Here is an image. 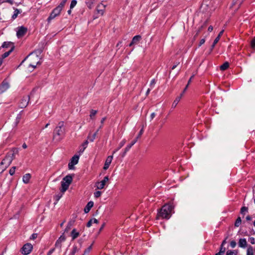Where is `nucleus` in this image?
Instances as JSON below:
<instances>
[{
    "label": "nucleus",
    "mask_w": 255,
    "mask_h": 255,
    "mask_svg": "<svg viewBox=\"0 0 255 255\" xmlns=\"http://www.w3.org/2000/svg\"><path fill=\"white\" fill-rule=\"evenodd\" d=\"M9 88V85L7 82L3 81L0 85V94L5 92Z\"/></svg>",
    "instance_id": "nucleus-14"
},
{
    "label": "nucleus",
    "mask_w": 255,
    "mask_h": 255,
    "mask_svg": "<svg viewBox=\"0 0 255 255\" xmlns=\"http://www.w3.org/2000/svg\"><path fill=\"white\" fill-rule=\"evenodd\" d=\"M150 91V89H148L146 92V95H148Z\"/></svg>",
    "instance_id": "nucleus-63"
},
{
    "label": "nucleus",
    "mask_w": 255,
    "mask_h": 255,
    "mask_svg": "<svg viewBox=\"0 0 255 255\" xmlns=\"http://www.w3.org/2000/svg\"><path fill=\"white\" fill-rule=\"evenodd\" d=\"M109 177L108 176H105L104 179L100 182H98L96 183V187L98 189H102L104 188L106 183L109 181Z\"/></svg>",
    "instance_id": "nucleus-10"
},
{
    "label": "nucleus",
    "mask_w": 255,
    "mask_h": 255,
    "mask_svg": "<svg viewBox=\"0 0 255 255\" xmlns=\"http://www.w3.org/2000/svg\"><path fill=\"white\" fill-rule=\"evenodd\" d=\"M236 245H237V243H236V241H232L230 243V246H231V248H235V247L236 246Z\"/></svg>",
    "instance_id": "nucleus-44"
},
{
    "label": "nucleus",
    "mask_w": 255,
    "mask_h": 255,
    "mask_svg": "<svg viewBox=\"0 0 255 255\" xmlns=\"http://www.w3.org/2000/svg\"><path fill=\"white\" fill-rule=\"evenodd\" d=\"M79 156L75 155L71 159L70 161L68 163V168L69 169H73L75 165L77 164L78 162Z\"/></svg>",
    "instance_id": "nucleus-9"
},
{
    "label": "nucleus",
    "mask_w": 255,
    "mask_h": 255,
    "mask_svg": "<svg viewBox=\"0 0 255 255\" xmlns=\"http://www.w3.org/2000/svg\"><path fill=\"white\" fill-rule=\"evenodd\" d=\"M92 245H93V244L85 250L84 253L83 255H86L90 253V252L92 250Z\"/></svg>",
    "instance_id": "nucleus-32"
},
{
    "label": "nucleus",
    "mask_w": 255,
    "mask_h": 255,
    "mask_svg": "<svg viewBox=\"0 0 255 255\" xmlns=\"http://www.w3.org/2000/svg\"><path fill=\"white\" fill-rule=\"evenodd\" d=\"M27 28L23 26H21L17 27V30L16 31V36L19 38L23 37L27 32Z\"/></svg>",
    "instance_id": "nucleus-8"
},
{
    "label": "nucleus",
    "mask_w": 255,
    "mask_h": 255,
    "mask_svg": "<svg viewBox=\"0 0 255 255\" xmlns=\"http://www.w3.org/2000/svg\"><path fill=\"white\" fill-rule=\"evenodd\" d=\"M79 251V248H78L76 246H74L69 255H75V254L78 253Z\"/></svg>",
    "instance_id": "nucleus-21"
},
{
    "label": "nucleus",
    "mask_w": 255,
    "mask_h": 255,
    "mask_svg": "<svg viewBox=\"0 0 255 255\" xmlns=\"http://www.w3.org/2000/svg\"><path fill=\"white\" fill-rule=\"evenodd\" d=\"M220 38L219 37V36H217L215 39L214 40V42L212 45V48H214L215 46V45L218 42V41H219Z\"/></svg>",
    "instance_id": "nucleus-37"
},
{
    "label": "nucleus",
    "mask_w": 255,
    "mask_h": 255,
    "mask_svg": "<svg viewBox=\"0 0 255 255\" xmlns=\"http://www.w3.org/2000/svg\"><path fill=\"white\" fill-rule=\"evenodd\" d=\"M29 100L30 97L29 96H23L19 103V107L20 108H25L28 105Z\"/></svg>",
    "instance_id": "nucleus-7"
},
{
    "label": "nucleus",
    "mask_w": 255,
    "mask_h": 255,
    "mask_svg": "<svg viewBox=\"0 0 255 255\" xmlns=\"http://www.w3.org/2000/svg\"><path fill=\"white\" fill-rule=\"evenodd\" d=\"M13 49V48H11L10 49V50H9L8 51L4 53H3L2 55V56H1V57L0 58H2V59H3L7 57L10 54V53L12 51Z\"/></svg>",
    "instance_id": "nucleus-29"
},
{
    "label": "nucleus",
    "mask_w": 255,
    "mask_h": 255,
    "mask_svg": "<svg viewBox=\"0 0 255 255\" xmlns=\"http://www.w3.org/2000/svg\"><path fill=\"white\" fill-rule=\"evenodd\" d=\"M155 84V80L152 79L150 82V86L152 88L154 86Z\"/></svg>",
    "instance_id": "nucleus-45"
},
{
    "label": "nucleus",
    "mask_w": 255,
    "mask_h": 255,
    "mask_svg": "<svg viewBox=\"0 0 255 255\" xmlns=\"http://www.w3.org/2000/svg\"><path fill=\"white\" fill-rule=\"evenodd\" d=\"M101 194H102V192H101V191H96V192L94 193V197H95V198H98V197H100V196H101Z\"/></svg>",
    "instance_id": "nucleus-40"
},
{
    "label": "nucleus",
    "mask_w": 255,
    "mask_h": 255,
    "mask_svg": "<svg viewBox=\"0 0 255 255\" xmlns=\"http://www.w3.org/2000/svg\"><path fill=\"white\" fill-rule=\"evenodd\" d=\"M54 251V249H51L48 253V255H51Z\"/></svg>",
    "instance_id": "nucleus-58"
},
{
    "label": "nucleus",
    "mask_w": 255,
    "mask_h": 255,
    "mask_svg": "<svg viewBox=\"0 0 255 255\" xmlns=\"http://www.w3.org/2000/svg\"><path fill=\"white\" fill-rule=\"evenodd\" d=\"M65 240L66 237L64 235V234H63L56 241L55 244V247L61 249L62 246V243L64 242Z\"/></svg>",
    "instance_id": "nucleus-11"
},
{
    "label": "nucleus",
    "mask_w": 255,
    "mask_h": 255,
    "mask_svg": "<svg viewBox=\"0 0 255 255\" xmlns=\"http://www.w3.org/2000/svg\"><path fill=\"white\" fill-rule=\"evenodd\" d=\"M98 131H99V129H97V130L94 133H93L92 135H91V133L89 134V135L88 136V139L89 140V141L90 142H93L94 140Z\"/></svg>",
    "instance_id": "nucleus-20"
},
{
    "label": "nucleus",
    "mask_w": 255,
    "mask_h": 255,
    "mask_svg": "<svg viewBox=\"0 0 255 255\" xmlns=\"http://www.w3.org/2000/svg\"><path fill=\"white\" fill-rule=\"evenodd\" d=\"M98 221L97 219H96L95 218L92 219L87 223V227H90L91 226L92 224H93V223L98 224Z\"/></svg>",
    "instance_id": "nucleus-26"
},
{
    "label": "nucleus",
    "mask_w": 255,
    "mask_h": 255,
    "mask_svg": "<svg viewBox=\"0 0 255 255\" xmlns=\"http://www.w3.org/2000/svg\"><path fill=\"white\" fill-rule=\"evenodd\" d=\"M63 7H62L61 6H60L59 4L53 10L52 12H54L56 15H59L62 10Z\"/></svg>",
    "instance_id": "nucleus-17"
},
{
    "label": "nucleus",
    "mask_w": 255,
    "mask_h": 255,
    "mask_svg": "<svg viewBox=\"0 0 255 255\" xmlns=\"http://www.w3.org/2000/svg\"><path fill=\"white\" fill-rule=\"evenodd\" d=\"M156 116V114L155 113H152L150 115V120H152Z\"/></svg>",
    "instance_id": "nucleus-51"
},
{
    "label": "nucleus",
    "mask_w": 255,
    "mask_h": 255,
    "mask_svg": "<svg viewBox=\"0 0 255 255\" xmlns=\"http://www.w3.org/2000/svg\"><path fill=\"white\" fill-rule=\"evenodd\" d=\"M57 15H56L54 12L52 11L50 13V16L48 18V21H49L50 20L54 19L55 17H56Z\"/></svg>",
    "instance_id": "nucleus-34"
},
{
    "label": "nucleus",
    "mask_w": 255,
    "mask_h": 255,
    "mask_svg": "<svg viewBox=\"0 0 255 255\" xmlns=\"http://www.w3.org/2000/svg\"><path fill=\"white\" fill-rule=\"evenodd\" d=\"M106 119V117H104V118H102V119L101 121V123L102 125H103V124H104V122L105 121Z\"/></svg>",
    "instance_id": "nucleus-56"
},
{
    "label": "nucleus",
    "mask_w": 255,
    "mask_h": 255,
    "mask_svg": "<svg viewBox=\"0 0 255 255\" xmlns=\"http://www.w3.org/2000/svg\"><path fill=\"white\" fill-rule=\"evenodd\" d=\"M248 211V208L246 207H243L241 209V213L244 214L245 212Z\"/></svg>",
    "instance_id": "nucleus-43"
},
{
    "label": "nucleus",
    "mask_w": 255,
    "mask_h": 255,
    "mask_svg": "<svg viewBox=\"0 0 255 255\" xmlns=\"http://www.w3.org/2000/svg\"><path fill=\"white\" fill-rule=\"evenodd\" d=\"M126 139H123L122 141H121L120 142V143H119V147H118L117 149H116L115 151H114L113 152V154L116 153L117 151H118L120 149H121L124 145L126 143Z\"/></svg>",
    "instance_id": "nucleus-25"
},
{
    "label": "nucleus",
    "mask_w": 255,
    "mask_h": 255,
    "mask_svg": "<svg viewBox=\"0 0 255 255\" xmlns=\"http://www.w3.org/2000/svg\"><path fill=\"white\" fill-rule=\"evenodd\" d=\"M97 113V111L92 110L90 112V117L91 119H93V118L95 116V115Z\"/></svg>",
    "instance_id": "nucleus-35"
},
{
    "label": "nucleus",
    "mask_w": 255,
    "mask_h": 255,
    "mask_svg": "<svg viewBox=\"0 0 255 255\" xmlns=\"http://www.w3.org/2000/svg\"><path fill=\"white\" fill-rule=\"evenodd\" d=\"M21 12V11L20 10H19L18 9H15L14 11V13L12 15V17H11L12 19H15L17 17L18 14L19 13H20Z\"/></svg>",
    "instance_id": "nucleus-28"
},
{
    "label": "nucleus",
    "mask_w": 255,
    "mask_h": 255,
    "mask_svg": "<svg viewBox=\"0 0 255 255\" xmlns=\"http://www.w3.org/2000/svg\"><path fill=\"white\" fill-rule=\"evenodd\" d=\"M14 153H8L1 161L0 164L4 165V168H7L11 163L14 158Z\"/></svg>",
    "instance_id": "nucleus-5"
},
{
    "label": "nucleus",
    "mask_w": 255,
    "mask_h": 255,
    "mask_svg": "<svg viewBox=\"0 0 255 255\" xmlns=\"http://www.w3.org/2000/svg\"><path fill=\"white\" fill-rule=\"evenodd\" d=\"M205 42V39H202L200 40V43H199V46H201L202 44H203Z\"/></svg>",
    "instance_id": "nucleus-53"
},
{
    "label": "nucleus",
    "mask_w": 255,
    "mask_h": 255,
    "mask_svg": "<svg viewBox=\"0 0 255 255\" xmlns=\"http://www.w3.org/2000/svg\"><path fill=\"white\" fill-rule=\"evenodd\" d=\"M226 243V239L224 240L221 244V246H224V245Z\"/></svg>",
    "instance_id": "nucleus-61"
},
{
    "label": "nucleus",
    "mask_w": 255,
    "mask_h": 255,
    "mask_svg": "<svg viewBox=\"0 0 255 255\" xmlns=\"http://www.w3.org/2000/svg\"><path fill=\"white\" fill-rule=\"evenodd\" d=\"M113 158V155H110V156H108V157L106 159V160L105 161L104 166V169L105 170H107L109 167V166L112 162Z\"/></svg>",
    "instance_id": "nucleus-13"
},
{
    "label": "nucleus",
    "mask_w": 255,
    "mask_h": 255,
    "mask_svg": "<svg viewBox=\"0 0 255 255\" xmlns=\"http://www.w3.org/2000/svg\"><path fill=\"white\" fill-rule=\"evenodd\" d=\"M213 26H210L209 27H208V30L210 32L212 31L213 30Z\"/></svg>",
    "instance_id": "nucleus-57"
},
{
    "label": "nucleus",
    "mask_w": 255,
    "mask_h": 255,
    "mask_svg": "<svg viewBox=\"0 0 255 255\" xmlns=\"http://www.w3.org/2000/svg\"><path fill=\"white\" fill-rule=\"evenodd\" d=\"M179 64V62H176L172 67V70H173L174 69L177 65H178Z\"/></svg>",
    "instance_id": "nucleus-54"
},
{
    "label": "nucleus",
    "mask_w": 255,
    "mask_h": 255,
    "mask_svg": "<svg viewBox=\"0 0 255 255\" xmlns=\"http://www.w3.org/2000/svg\"><path fill=\"white\" fill-rule=\"evenodd\" d=\"M243 1L244 0H234L233 5L238 4V8H239L240 6L241 5V4L243 3Z\"/></svg>",
    "instance_id": "nucleus-31"
},
{
    "label": "nucleus",
    "mask_w": 255,
    "mask_h": 255,
    "mask_svg": "<svg viewBox=\"0 0 255 255\" xmlns=\"http://www.w3.org/2000/svg\"><path fill=\"white\" fill-rule=\"evenodd\" d=\"M37 237V234H33L31 237H30V239L31 240H34Z\"/></svg>",
    "instance_id": "nucleus-49"
},
{
    "label": "nucleus",
    "mask_w": 255,
    "mask_h": 255,
    "mask_svg": "<svg viewBox=\"0 0 255 255\" xmlns=\"http://www.w3.org/2000/svg\"><path fill=\"white\" fill-rule=\"evenodd\" d=\"M173 208L174 207L171 203L163 205L158 213L157 218L167 219H169L171 217V214Z\"/></svg>",
    "instance_id": "nucleus-2"
},
{
    "label": "nucleus",
    "mask_w": 255,
    "mask_h": 255,
    "mask_svg": "<svg viewBox=\"0 0 255 255\" xmlns=\"http://www.w3.org/2000/svg\"><path fill=\"white\" fill-rule=\"evenodd\" d=\"M225 251H226L225 248H224V246H221L220 252L222 254H224L225 252Z\"/></svg>",
    "instance_id": "nucleus-47"
},
{
    "label": "nucleus",
    "mask_w": 255,
    "mask_h": 255,
    "mask_svg": "<svg viewBox=\"0 0 255 255\" xmlns=\"http://www.w3.org/2000/svg\"><path fill=\"white\" fill-rule=\"evenodd\" d=\"M188 86H189V85H188V84H187V85H186V87H185V88H184V89L183 91V92H182V93L180 94V96H181V97H182V96L183 95L184 93L185 92V91H186V90H187V88H188Z\"/></svg>",
    "instance_id": "nucleus-52"
},
{
    "label": "nucleus",
    "mask_w": 255,
    "mask_h": 255,
    "mask_svg": "<svg viewBox=\"0 0 255 255\" xmlns=\"http://www.w3.org/2000/svg\"><path fill=\"white\" fill-rule=\"evenodd\" d=\"M15 166H13L10 169H9V173L11 175H13L14 173H15Z\"/></svg>",
    "instance_id": "nucleus-39"
},
{
    "label": "nucleus",
    "mask_w": 255,
    "mask_h": 255,
    "mask_svg": "<svg viewBox=\"0 0 255 255\" xmlns=\"http://www.w3.org/2000/svg\"><path fill=\"white\" fill-rule=\"evenodd\" d=\"M66 128L64 122H60L55 127L53 134V139L57 142L60 141L65 135Z\"/></svg>",
    "instance_id": "nucleus-1"
},
{
    "label": "nucleus",
    "mask_w": 255,
    "mask_h": 255,
    "mask_svg": "<svg viewBox=\"0 0 255 255\" xmlns=\"http://www.w3.org/2000/svg\"><path fill=\"white\" fill-rule=\"evenodd\" d=\"M250 242L252 244H255V239L254 238L252 237L250 238Z\"/></svg>",
    "instance_id": "nucleus-50"
},
{
    "label": "nucleus",
    "mask_w": 255,
    "mask_h": 255,
    "mask_svg": "<svg viewBox=\"0 0 255 255\" xmlns=\"http://www.w3.org/2000/svg\"><path fill=\"white\" fill-rule=\"evenodd\" d=\"M30 178H31V175L30 174H29V173L25 174V175H24L23 176V177H22L23 182L26 184L28 183L29 181Z\"/></svg>",
    "instance_id": "nucleus-18"
},
{
    "label": "nucleus",
    "mask_w": 255,
    "mask_h": 255,
    "mask_svg": "<svg viewBox=\"0 0 255 255\" xmlns=\"http://www.w3.org/2000/svg\"><path fill=\"white\" fill-rule=\"evenodd\" d=\"M128 150H127L126 149V147L125 148V150H124V152L123 153V156H125L126 155V154L127 153V152L128 151Z\"/></svg>",
    "instance_id": "nucleus-62"
},
{
    "label": "nucleus",
    "mask_w": 255,
    "mask_h": 255,
    "mask_svg": "<svg viewBox=\"0 0 255 255\" xmlns=\"http://www.w3.org/2000/svg\"><path fill=\"white\" fill-rule=\"evenodd\" d=\"M79 236V233L77 232L75 229H74L71 232V237L73 240H74Z\"/></svg>",
    "instance_id": "nucleus-19"
},
{
    "label": "nucleus",
    "mask_w": 255,
    "mask_h": 255,
    "mask_svg": "<svg viewBox=\"0 0 255 255\" xmlns=\"http://www.w3.org/2000/svg\"><path fill=\"white\" fill-rule=\"evenodd\" d=\"M141 39V36L138 35L134 36L132 39V43L137 44Z\"/></svg>",
    "instance_id": "nucleus-22"
},
{
    "label": "nucleus",
    "mask_w": 255,
    "mask_h": 255,
    "mask_svg": "<svg viewBox=\"0 0 255 255\" xmlns=\"http://www.w3.org/2000/svg\"><path fill=\"white\" fill-rule=\"evenodd\" d=\"M229 63L227 62H226L220 66V69L222 71H224V70L227 69L229 67Z\"/></svg>",
    "instance_id": "nucleus-27"
},
{
    "label": "nucleus",
    "mask_w": 255,
    "mask_h": 255,
    "mask_svg": "<svg viewBox=\"0 0 255 255\" xmlns=\"http://www.w3.org/2000/svg\"><path fill=\"white\" fill-rule=\"evenodd\" d=\"M97 11H98V12L99 13H100L102 15H103L104 14V10H99V9H97Z\"/></svg>",
    "instance_id": "nucleus-55"
},
{
    "label": "nucleus",
    "mask_w": 255,
    "mask_h": 255,
    "mask_svg": "<svg viewBox=\"0 0 255 255\" xmlns=\"http://www.w3.org/2000/svg\"><path fill=\"white\" fill-rule=\"evenodd\" d=\"M247 255H254L253 248L250 246L247 249Z\"/></svg>",
    "instance_id": "nucleus-30"
},
{
    "label": "nucleus",
    "mask_w": 255,
    "mask_h": 255,
    "mask_svg": "<svg viewBox=\"0 0 255 255\" xmlns=\"http://www.w3.org/2000/svg\"><path fill=\"white\" fill-rule=\"evenodd\" d=\"M251 46L253 49L255 48V37L251 41Z\"/></svg>",
    "instance_id": "nucleus-41"
},
{
    "label": "nucleus",
    "mask_w": 255,
    "mask_h": 255,
    "mask_svg": "<svg viewBox=\"0 0 255 255\" xmlns=\"http://www.w3.org/2000/svg\"><path fill=\"white\" fill-rule=\"evenodd\" d=\"M181 97H182L181 96H179L176 98V99H175V100L173 101V102L172 103V108H175L176 107L178 103L180 101Z\"/></svg>",
    "instance_id": "nucleus-23"
},
{
    "label": "nucleus",
    "mask_w": 255,
    "mask_h": 255,
    "mask_svg": "<svg viewBox=\"0 0 255 255\" xmlns=\"http://www.w3.org/2000/svg\"><path fill=\"white\" fill-rule=\"evenodd\" d=\"M224 32V30H222L221 31H220V32L219 33L218 36H219V37L220 38L221 36L222 35L223 33Z\"/></svg>",
    "instance_id": "nucleus-59"
},
{
    "label": "nucleus",
    "mask_w": 255,
    "mask_h": 255,
    "mask_svg": "<svg viewBox=\"0 0 255 255\" xmlns=\"http://www.w3.org/2000/svg\"><path fill=\"white\" fill-rule=\"evenodd\" d=\"M247 242L246 239H240L239 241V246L241 248H245L247 247Z\"/></svg>",
    "instance_id": "nucleus-16"
},
{
    "label": "nucleus",
    "mask_w": 255,
    "mask_h": 255,
    "mask_svg": "<svg viewBox=\"0 0 255 255\" xmlns=\"http://www.w3.org/2000/svg\"><path fill=\"white\" fill-rule=\"evenodd\" d=\"M72 176L69 174L63 178L61 181V188L60 189L62 193H64L68 189L72 181Z\"/></svg>",
    "instance_id": "nucleus-3"
},
{
    "label": "nucleus",
    "mask_w": 255,
    "mask_h": 255,
    "mask_svg": "<svg viewBox=\"0 0 255 255\" xmlns=\"http://www.w3.org/2000/svg\"><path fill=\"white\" fill-rule=\"evenodd\" d=\"M77 4V1L76 0H72L71 2V4H70V9H72L73 8H74L75 7V6Z\"/></svg>",
    "instance_id": "nucleus-38"
},
{
    "label": "nucleus",
    "mask_w": 255,
    "mask_h": 255,
    "mask_svg": "<svg viewBox=\"0 0 255 255\" xmlns=\"http://www.w3.org/2000/svg\"><path fill=\"white\" fill-rule=\"evenodd\" d=\"M193 77H194V75H192V76L190 77V78L189 79V80H188V84H188V85H189V84H190V82H191V80H192V79L193 78Z\"/></svg>",
    "instance_id": "nucleus-60"
},
{
    "label": "nucleus",
    "mask_w": 255,
    "mask_h": 255,
    "mask_svg": "<svg viewBox=\"0 0 255 255\" xmlns=\"http://www.w3.org/2000/svg\"><path fill=\"white\" fill-rule=\"evenodd\" d=\"M93 206L94 202L93 201L89 202L84 208L85 213H88L90 211L91 209L93 207Z\"/></svg>",
    "instance_id": "nucleus-15"
},
{
    "label": "nucleus",
    "mask_w": 255,
    "mask_h": 255,
    "mask_svg": "<svg viewBox=\"0 0 255 255\" xmlns=\"http://www.w3.org/2000/svg\"><path fill=\"white\" fill-rule=\"evenodd\" d=\"M22 147H23V148H24V149H25V148H27V145H26L25 143H23V144H22Z\"/></svg>",
    "instance_id": "nucleus-64"
},
{
    "label": "nucleus",
    "mask_w": 255,
    "mask_h": 255,
    "mask_svg": "<svg viewBox=\"0 0 255 255\" xmlns=\"http://www.w3.org/2000/svg\"><path fill=\"white\" fill-rule=\"evenodd\" d=\"M241 218L240 217H238L235 222V226L237 227H239L241 225Z\"/></svg>",
    "instance_id": "nucleus-33"
},
{
    "label": "nucleus",
    "mask_w": 255,
    "mask_h": 255,
    "mask_svg": "<svg viewBox=\"0 0 255 255\" xmlns=\"http://www.w3.org/2000/svg\"><path fill=\"white\" fill-rule=\"evenodd\" d=\"M32 249V245L31 244L27 243L22 247L21 252L24 255H27L31 252Z\"/></svg>",
    "instance_id": "nucleus-6"
},
{
    "label": "nucleus",
    "mask_w": 255,
    "mask_h": 255,
    "mask_svg": "<svg viewBox=\"0 0 255 255\" xmlns=\"http://www.w3.org/2000/svg\"><path fill=\"white\" fill-rule=\"evenodd\" d=\"M62 194H59L58 195H56L55 197L56 201L57 202L62 197Z\"/></svg>",
    "instance_id": "nucleus-46"
},
{
    "label": "nucleus",
    "mask_w": 255,
    "mask_h": 255,
    "mask_svg": "<svg viewBox=\"0 0 255 255\" xmlns=\"http://www.w3.org/2000/svg\"><path fill=\"white\" fill-rule=\"evenodd\" d=\"M227 255H236L237 254L235 251H228L227 252Z\"/></svg>",
    "instance_id": "nucleus-42"
},
{
    "label": "nucleus",
    "mask_w": 255,
    "mask_h": 255,
    "mask_svg": "<svg viewBox=\"0 0 255 255\" xmlns=\"http://www.w3.org/2000/svg\"><path fill=\"white\" fill-rule=\"evenodd\" d=\"M27 57L29 58L30 61L29 67H31L32 70L36 68L37 65L40 64V58L37 55H34L33 53H31Z\"/></svg>",
    "instance_id": "nucleus-4"
},
{
    "label": "nucleus",
    "mask_w": 255,
    "mask_h": 255,
    "mask_svg": "<svg viewBox=\"0 0 255 255\" xmlns=\"http://www.w3.org/2000/svg\"><path fill=\"white\" fill-rule=\"evenodd\" d=\"M11 44V42H4L1 46L3 48H7L10 46V45Z\"/></svg>",
    "instance_id": "nucleus-36"
},
{
    "label": "nucleus",
    "mask_w": 255,
    "mask_h": 255,
    "mask_svg": "<svg viewBox=\"0 0 255 255\" xmlns=\"http://www.w3.org/2000/svg\"><path fill=\"white\" fill-rule=\"evenodd\" d=\"M88 142H89L87 140L83 143V144H82V146H81V148L80 149L79 151L80 153L83 152V151L86 148L87 145L88 144Z\"/></svg>",
    "instance_id": "nucleus-24"
},
{
    "label": "nucleus",
    "mask_w": 255,
    "mask_h": 255,
    "mask_svg": "<svg viewBox=\"0 0 255 255\" xmlns=\"http://www.w3.org/2000/svg\"><path fill=\"white\" fill-rule=\"evenodd\" d=\"M67 0H63L61 3L59 4L60 6H61L62 7H64L66 1Z\"/></svg>",
    "instance_id": "nucleus-48"
},
{
    "label": "nucleus",
    "mask_w": 255,
    "mask_h": 255,
    "mask_svg": "<svg viewBox=\"0 0 255 255\" xmlns=\"http://www.w3.org/2000/svg\"><path fill=\"white\" fill-rule=\"evenodd\" d=\"M143 129H141L137 136L136 137L135 139H134L130 144L128 145L127 146H126V149L127 150H129L130 149V148L137 142V139L138 138L140 137V136L142 135V134L143 133Z\"/></svg>",
    "instance_id": "nucleus-12"
}]
</instances>
